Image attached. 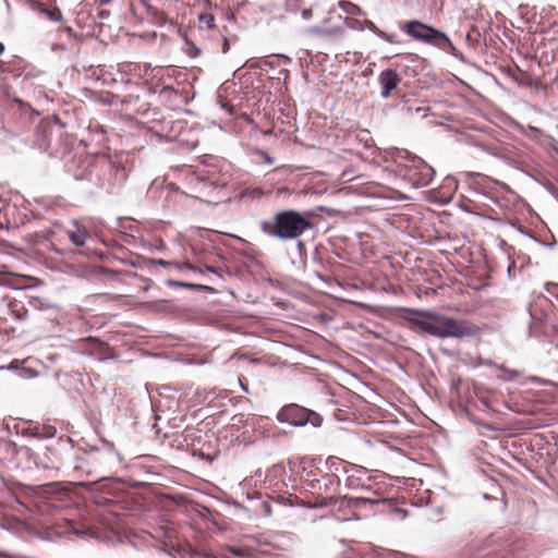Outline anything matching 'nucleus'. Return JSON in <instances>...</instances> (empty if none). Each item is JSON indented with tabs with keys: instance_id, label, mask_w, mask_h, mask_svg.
Wrapping results in <instances>:
<instances>
[{
	"instance_id": "obj_8",
	"label": "nucleus",
	"mask_w": 558,
	"mask_h": 558,
	"mask_svg": "<svg viewBox=\"0 0 558 558\" xmlns=\"http://www.w3.org/2000/svg\"><path fill=\"white\" fill-rule=\"evenodd\" d=\"M338 5L343 12H345L348 14H357V15L363 14L362 10L352 2L342 0V1H339Z\"/></svg>"
},
{
	"instance_id": "obj_11",
	"label": "nucleus",
	"mask_w": 558,
	"mask_h": 558,
	"mask_svg": "<svg viewBox=\"0 0 558 558\" xmlns=\"http://www.w3.org/2000/svg\"><path fill=\"white\" fill-rule=\"evenodd\" d=\"M198 20H199V22L207 25L208 28L215 27V16L213 14H208V13L201 14Z\"/></svg>"
},
{
	"instance_id": "obj_12",
	"label": "nucleus",
	"mask_w": 558,
	"mask_h": 558,
	"mask_svg": "<svg viewBox=\"0 0 558 558\" xmlns=\"http://www.w3.org/2000/svg\"><path fill=\"white\" fill-rule=\"evenodd\" d=\"M354 502H355V505H360V504H376L377 501L373 500V499H368V498L359 497V498L354 499Z\"/></svg>"
},
{
	"instance_id": "obj_19",
	"label": "nucleus",
	"mask_w": 558,
	"mask_h": 558,
	"mask_svg": "<svg viewBox=\"0 0 558 558\" xmlns=\"http://www.w3.org/2000/svg\"><path fill=\"white\" fill-rule=\"evenodd\" d=\"M312 424H313L314 426H318V425H319V423H316V422H312Z\"/></svg>"
},
{
	"instance_id": "obj_5",
	"label": "nucleus",
	"mask_w": 558,
	"mask_h": 558,
	"mask_svg": "<svg viewBox=\"0 0 558 558\" xmlns=\"http://www.w3.org/2000/svg\"><path fill=\"white\" fill-rule=\"evenodd\" d=\"M378 83L380 86V96L387 99L391 95V92L398 87L400 77L395 70L387 69L379 74Z\"/></svg>"
},
{
	"instance_id": "obj_4",
	"label": "nucleus",
	"mask_w": 558,
	"mask_h": 558,
	"mask_svg": "<svg viewBox=\"0 0 558 558\" xmlns=\"http://www.w3.org/2000/svg\"><path fill=\"white\" fill-rule=\"evenodd\" d=\"M314 412L301 408L295 404L283 407L277 414V418L281 423H288L293 426H304L310 422V416Z\"/></svg>"
},
{
	"instance_id": "obj_3",
	"label": "nucleus",
	"mask_w": 558,
	"mask_h": 558,
	"mask_svg": "<svg viewBox=\"0 0 558 558\" xmlns=\"http://www.w3.org/2000/svg\"><path fill=\"white\" fill-rule=\"evenodd\" d=\"M400 29L412 39L434 46L448 53H452L456 50L454 45L445 33L421 21L413 20L404 22L400 26Z\"/></svg>"
},
{
	"instance_id": "obj_9",
	"label": "nucleus",
	"mask_w": 558,
	"mask_h": 558,
	"mask_svg": "<svg viewBox=\"0 0 558 558\" xmlns=\"http://www.w3.org/2000/svg\"><path fill=\"white\" fill-rule=\"evenodd\" d=\"M40 12L51 21L60 22L62 20V13L57 9H43Z\"/></svg>"
},
{
	"instance_id": "obj_7",
	"label": "nucleus",
	"mask_w": 558,
	"mask_h": 558,
	"mask_svg": "<svg viewBox=\"0 0 558 558\" xmlns=\"http://www.w3.org/2000/svg\"><path fill=\"white\" fill-rule=\"evenodd\" d=\"M226 549L232 555L240 558H253L255 555V551L248 547L228 546Z\"/></svg>"
},
{
	"instance_id": "obj_6",
	"label": "nucleus",
	"mask_w": 558,
	"mask_h": 558,
	"mask_svg": "<svg viewBox=\"0 0 558 558\" xmlns=\"http://www.w3.org/2000/svg\"><path fill=\"white\" fill-rule=\"evenodd\" d=\"M66 234L75 246H83L88 239L86 228L81 226L77 221H72V228L66 230Z\"/></svg>"
},
{
	"instance_id": "obj_1",
	"label": "nucleus",
	"mask_w": 558,
	"mask_h": 558,
	"mask_svg": "<svg viewBox=\"0 0 558 558\" xmlns=\"http://www.w3.org/2000/svg\"><path fill=\"white\" fill-rule=\"evenodd\" d=\"M413 324L422 331L438 338H463L476 335V327L464 319H457L434 312H416Z\"/></svg>"
},
{
	"instance_id": "obj_2",
	"label": "nucleus",
	"mask_w": 558,
	"mask_h": 558,
	"mask_svg": "<svg viewBox=\"0 0 558 558\" xmlns=\"http://www.w3.org/2000/svg\"><path fill=\"white\" fill-rule=\"evenodd\" d=\"M262 232L280 240H293L313 228V223L296 210H282L275 214L272 220L259 223Z\"/></svg>"
},
{
	"instance_id": "obj_14",
	"label": "nucleus",
	"mask_w": 558,
	"mask_h": 558,
	"mask_svg": "<svg viewBox=\"0 0 558 558\" xmlns=\"http://www.w3.org/2000/svg\"><path fill=\"white\" fill-rule=\"evenodd\" d=\"M240 386L242 388L243 391L247 392L248 391V388L246 385H244L241 380H240Z\"/></svg>"
},
{
	"instance_id": "obj_18",
	"label": "nucleus",
	"mask_w": 558,
	"mask_h": 558,
	"mask_svg": "<svg viewBox=\"0 0 558 558\" xmlns=\"http://www.w3.org/2000/svg\"><path fill=\"white\" fill-rule=\"evenodd\" d=\"M49 436H53L54 435V429H52L51 427L49 428Z\"/></svg>"
},
{
	"instance_id": "obj_17",
	"label": "nucleus",
	"mask_w": 558,
	"mask_h": 558,
	"mask_svg": "<svg viewBox=\"0 0 558 558\" xmlns=\"http://www.w3.org/2000/svg\"><path fill=\"white\" fill-rule=\"evenodd\" d=\"M365 23H366V25H367L369 28H373V27H374L373 22L366 21Z\"/></svg>"
},
{
	"instance_id": "obj_10",
	"label": "nucleus",
	"mask_w": 558,
	"mask_h": 558,
	"mask_svg": "<svg viewBox=\"0 0 558 558\" xmlns=\"http://www.w3.org/2000/svg\"><path fill=\"white\" fill-rule=\"evenodd\" d=\"M337 32H339V29H324L318 26L310 27L308 29H306L307 34H316V35H332Z\"/></svg>"
},
{
	"instance_id": "obj_13",
	"label": "nucleus",
	"mask_w": 558,
	"mask_h": 558,
	"mask_svg": "<svg viewBox=\"0 0 558 558\" xmlns=\"http://www.w3.org/2000/svg\"><path fill=\"white\" fill-rule=\"evenodd\" d=\"M301 15L304 20H310L313 15V11L311 9H304L302 12H301Z\"/></svg>"
},
{
	"instance_id": "obj_16",
	"label": "nucleus",
	"mask_w": 558,
	"mask_h": 558,
	"mask_svg": "<svg viewBox=\"0 0 558 558\" xmlns=\"http://www.w3.org/2000/svg\"><path fill=\"white\" fill-rule=\"evenodd\" d=\"M144 69H145V74H147L149 71H151L149 65H144Z\"/></svg>"
},
{
	"instance_id": "obj_15",
	"label": "nucleus",
	"mask_w": 558,
	"mask_h": 558,
	"mask_svg": "<svg viewBox=\"0 0 558 558\" xmlns=\"http://www.w3.org/2000/svg\"><path fill=\"white\" fill-rule=\"evenodd\" d=\"M4 45L0 43V56L4 52Z\"/></svg>"
},
{
	"instance_id": "obj_20",
	"label": "nucleus",
	"mask_w": 558,
	"mask_h": 558,
	"mask_svg": "<svg viewBox=\"0 0 558 558\" xmlns=\"http://www.w3.org/2000/svg\"><path fill=\"white\" fill-rule=\"evenodd\" d=\"M160 265H165L166 263L163 260L158 262Z\"/></svg>"
}]
</instances>
